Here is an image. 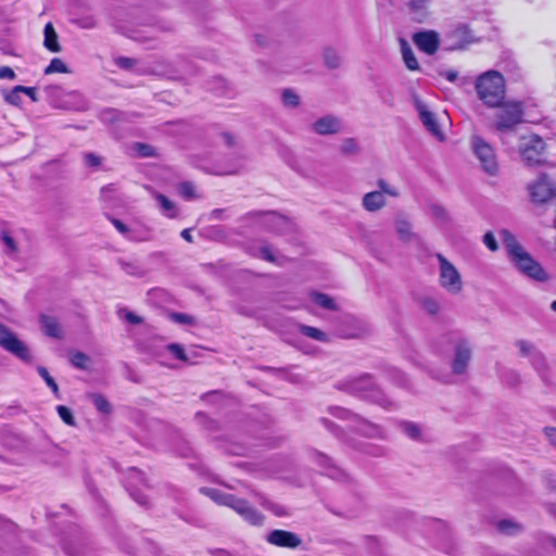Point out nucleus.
<instances>
[{
    "instance_id": "19",
    "label": "nucleus",
    "mask_w": 556,
    "mask_h": 556,
    "mask_svg": "<svg viewBox=\"0 0 556 556\" xmlns=\"http://www.w3.org/2000/svg\"><path fill=\"white\" fill-rule=\"evenodd\" d=\"M341 128V119L333 115L323 116L313 124V130L318 135L338 134Z\"/></svg>"
},
{
    "instance_id": "51",
    "label": "nucleus",
    "mask_w": 556,
    "mask_h": 556,
    "mask_svg": "<svg viewBox=\"0 0 556 556\" xmlns=\"http://www.w3.org/2000/svg\"><path fill=\"white\" fill-rule=\"evenodd\" d=\"M168 318L176 324H181V325H193L194 324V318L185 313H170L168 315Z\"/></svg>"
},
{
    "instance_id": "23",
    "label": "nucleus",
    "mask_w": 556,
    "mask_h": 556,
    "mask_svg": "<svg viewBox=\"0 0 556 556\" xmlns=\"http://www.w3.org/2000/svg\"><path fill=\"white\" fill-rule=\"evenodd\" d=\"M384 204L386 199L380 191L368 192L363 198V206L369 212L378 211L383 207Z\"/></svg>"
},
{
    "instance_id": "55",
    "label": "nucleus",
    "mask_w": 556,
    "mask_h": 556,
    "mask_svg": "<svg viewBox=\"0 0 556 556\" xmlns=\"http://www.w3.org/2000/svg\"><path fill=\"white\" fill-rule=\"evenodd\" d=\"M84 163L87 167H98L101 164V159L94 153H86L84 155Z\"/></svg>"
},
{
    "instance_id": "36",
    "label": "nucleus",
    "mask_w": 556,
    "mask_h": 556,
    "mask_svg": "<svg viewBox=\"0 0 556 556\" xmlns=\"http://www.w3.org/2000/svg\"><path fill=\"white\" fill-rule=\"evenodd\" d=\"M90 397L98 412L102 414L111 413V404L106 401V399L103 395L99 393H92Z\"/></svg>"
},
{
    "instance_id": "53",
    "label": "nucleus",
    "mask_w": 556,
    "mask_h": 556,
    "mask_svg": "<svg viewBox=\"0 0 556 556\" xmlns=\"http://www.w3.org/2000/svg\"><path fill=\"white\" fill-rule=\"evenodd\" d=\"M138 63L136 59L127 56H118L114 59V64L122 70L130 71Z\"/></svg>"
},
{
    "instance_id": "48",
    "label": "nucleus",
    "mask_w": 556,
    "mask_h": 556,
    "mask_svg": "<svg viewBox=\"0 0 556 556\" xmlns=\"http://www.w3.org/2000/svg\"><path fill=\"white\" fill-rule=\"evenodd\" d=\"M122 268L129 275L142 276L144 274L142 267L136 262H119Z\"/></svg>"
},
{
    "instance_id": "25",
    "label": "nucleus",
    "mask_w": 556,
    "mask_h": 556,
    "mask_svg": "<svg viewBox=\"0 0 556 556\" xmlns=\"http://www.w3.org/2000/svg\"><path fill=\"white\" fill-rule=\"evenodd\" d=\"M45 40L43 46L46 49H48L50 52L58 53L62 50L60 43H59V37L56 31L54 30V27L51 23L46 24L43 29Z\"/></svg>"
},
{
    "instance_id": "42",
    "label": "nucleus",
    "mask_w": 556,
    "mask_h": 556,
    "mask_svg": "<svg viewBox=\"0 0 556 556\" xmlns=\"http://www.w3.org/2000/svg\"><path fill=\"white\" fill-rule=\"evenodd\" d=\"M37 371L39 376L45 380L47 386L51 389V391L58 395L59 394V387L54 379L50 376L49 371L43 366H38Z\"/></svg>"
},
{
    "instance_id": "18",
    "label": "nucleus",
    "mask_w": 556,
    "mask_h": 556,
    "mask_svg": "<svg viewBox=\"0 0 556 556\" xmlns=\"http://www.w3.org/2000/svg\"><path fill=\"white\" fill-rule=\"evenodd\" d=\"M253 215H257L262 218V224L266 226L269 230L282 233L287 229L290 228V222L274 212H267V213H253Z\"/></svg>"
},
{
    "instance_id": "38",
    "label": "nucleus",
    "mask_w": 556,
    "mask_h": 556,
    "mask_svg": "<svg viewBox=\"0 0 556 556\" xmlns=\"http://www.w3.org/2000/svg\"><path fill=\"white\" fill-rule=\"evenodd\" d=\"M402 431L410 439L413 440H419L420 439V435H421V430L420 428L413 424V422H409V421H403L401 422L400 425Z\"/></svg>"
},
{
    "instance_id": "31",
    "label": "nucleus",
    "mask_w": 556,
    "mask_h": 556,
    "mask_svg": "<svg viewBox=\"0 0 556 556\" xmlns=\"http://www.w3.org/2000/svg\"><path fill=\"white\" fill-rule=\"evenodd\" d=\"M260 504L271 511L277 517H283L289 515L287 508L278 503L271 502L270 500L266 498L265 496H260Z\"/></svg>"
},
{
    "instance_id": "6",
    "label": "nucleus",
    "mask_w": 556,
    "mask_h": 556,
    "mask_svg": "<svg viewBox=\"0 0 556 556\" xmlns=\"http://www.w3.org/2000/svg\"><path fill=\"white\" fill-rule=\"evenodd\" d=\"M495 117V127L500 131L511 130L523 118V106L519 101L502 102Z\"/></svg>"
},
{
    "instance_id": "28",
    "label": "nucleus",
    "mask_w": 556,
    "mask_h": 556,
    "mask_svg": "<svg viewBox=\"0 0 556 556\" xmlns=\"http://www.w3.org/2000/svg\"><path fill=\"white\" fill-rule=\"evenodd\" d=\"M401 52H402L403 61H404L406 67L409 71H418L419 70L418 60L416 59L410 46L404 39H401Z\"/></svg>"
},
{
    "instance_id": "62",
    "label": "nucleus",
    "mask_w": 556,
    "mask_h": 556,
    "mask_svg": "<svg viewBox=\"0 0 556 556\" xmlns=\"http://www.w3.org/2000/svg\"><path fill=\"white\" fill-rule=\"evenodd\" d=\"M544 433L548 442L556 447V428L546 427Z\"/></svg>"
},
{
    "instance_id": "20",
    "label": "nucleus",
    "mask_w": 556,
    "mask_h": 556,
    "mask_svg": "<svg viewBox=\"0 0 556 556\" xmlns=\"http://www.w3.org/2000/svg\"><path fill=\"white\" fill-rule=\"evenodd\" d=\"M128 486L127 490L130 494V496L140 505L146 506L148 505V497L143 494H141L139 491L132 490L131 485L136 482H139L141 484H146V479L141 471L137 470L136 468H132L129 472L128 478Z\"/></svg>"
},
{
    "instance_id": "15",
    "label": "nucleus",
    "mask_w": 556,
    "mask_h": 556,
    "mask_svg": "<svg viewBox=\"0 0 556 556\" xmlns=\"http://www.w3.org/2000/svg\"><path fill=\"white\" fill-rule=\"evenodd\" d=\"M230 508L251 526H262L264 522V516L244 498L236 496Z\"/></svg>"
},
{
    "instance_id": "4",
    "label": "nucleus",
    "mask_w": 556,
    "mask_h": 556,
    "mask_svg": "<svg viewBox=\"0 0 556 556\" xmlns=\"http://www.w3.org/2000/svg\"><path fill=\"white\" fill-rule=\"evenodd\" d=\"M544 151L545 143L540 136L529 134L520 138L519 152L527 166L532 167L542 164Z\"/></svg>"
},
{
    "instance_id": "47",
    "label": "nucleus",
    "mask_w": 556,
    "mask_h": 556,
    "mask_svg": "<svg viewBox=\"0 0 556 556\" xmlns=\"http://www.w3.org/2000/svg\"><path fill=\"white\" fill-rule=\"evenodd\" d=\"M56 412L60 416V418L68 426H76V421H75V418H74V415L72 413V410L64 406V405H59L56 407Z\"/></svg>"
},
{
    "instance_id": "64",
    "label": "nucleus",
    "mask_w": 556,
    "mask_h": 556,
    "mask_svg": "<svg viewBox=\"0 0 556 556\" xmlns=\"http://www.w3.org/2000/svg\"><path fill=\"white\" fill-rule=\"evenodd\" d=\"M125 318L126 320L129 323V324H132V325H138V324H141L142 323V318L138 315H136L135 313L132 312H128L126 315H125Z\"/></svg>"
},
{
    "instance_id": "46",
    "label": "nucleus",
    "mask_w": 556,
    "mask_h": 556,
    "mask_svg": "<svg viewBox=\"0 0 556 556\" xmlns=\"http://www.w3.org/2000/svg\"><path fill=\"white\" fill-rule=\"evenodd\" d=\"M89 357L83 352H74L71 354V363L78 369H86Z\"/></svg>"
},
{
    "instance_id": "11",
    "label": "nucleus",
    "mask_w": 556,
    "mask_h": 556,
    "mask_svg": "<svg viewBox=\"0 0 556 556\" xmlns=\"http://www.w3.org/2000/svg\"><path fill=\"white\" fill-rule=\"evenodd\" d=\"M475 41L472 31L468 27V25L458 23L453 26L445 35L443 42L445 45V49L453 50H462L467 46Z\"/></svg>"
},
{
    "instance_id": "44",
    "label": "nucleus",
    "mask_w": 556,
    "mask_h": 556,
    "mask_svg": "<svg viewBox=\"0 0 556 556\" xmlns=\"http://www.w3.org/2000/svg\"><path fill=\"white\" fill-rule=\"evenodd\" d=\"M314 302L323 308L333 309L336 304L333 300L324 293H314L313 294Z\"/></svg>"
},
{
    "instance_id": "13",
    "label": "nucleus",
    "mask_w": 556,
    "mask_h": 556,
    "mask_svg": "<svg viewBox=\"0 0 556 556\" xmlns=\"http://www.w3.org/2000/svg\"><path fill=\"white\" fill-rule=\"evenodd\" d=\"M528 191L531 201L538 204H543L555 195V188L545 174L541 175L535 182L529 185Z\"/></svg>"
},
{
    "instance_id": "45",
    "label": "nucleus",
    "mask_w": 556,
    "mask_h": 556,
    "mask_svg": "<svg viewBox=\"0 0 556 556\" xmlns=\"http://www.w3.org/2000/svg\"><path fill=\"white\" fill-rule=\"evenodd\" d=\"M530 362L533 366V368L543 376L544 370L546 368V361L544 355L538 350L536 353L533 354V356L530 358Z\"/></svg>"
},
{
    "instance_id": "17",
    "label": "nucleus",
    "mask_w": 556,
    "mask_h": 556,
    "mask_svg": "<svg viewBox=\"0 0 556 556\" xmlns=\"http://www.w3.org/2000/svg\"><path fill=\"white\" fill-rule=\"evenodd\" d=\"M267 542L279 547L295 548L302 541L293 532L286 530H273L267 535Z\"/></svg>"
},
{
    "instance_id": "26",
    "label": "nucleus",
    "mask_w": 556,
    "mask_h": 556,
    "mask_svg": "<svg viewBox=\"0 0 556 556\" xmlns=\"http://www.w3.org/2000/svg\"><path fill=\"white\" fill-rule=\"evenodd\" d=\"M61 547L67 556H85V545L78 538L64 539Z\"/></svg>"
},
{
    "instance_id": "34",
    "label": "nucleus",
    "mask_w": 556,
    "mask_h": 556,
    "mask_svg": "<svg viewBox=\"0 0 556 556\" xmlns=\"http://www.w3.org/2000/svg\"><path fill=\"white\" fill-rule=\"evenodd\" d=\"M43 73L46 75H50V74H54V73L67 74V73H71V71L61 59L54 58L51 60L50 64L45 68Z\"/></svg>"
},
{
    "instance_id": "59",
    "label": "nucleus",
    "mask_w": 556,
    "mask_h": 556,
    "mask_svg": "<svg viewBox=\"0 0 556 556\" xmlns=\"http://www.w3.org/2000/svg\"><path fill=\"white\" fill-rule=\"evenodd\" d=\"M378 186L380 188V192H382L383 195H384V193L392 195V197L397 195V192L394 189L390 188V186L384 180L380 179L378 181Z\"/></svg>"
},
{
    "instance_id": "39",
    "label": "nucleus",
    "mask_w": 556,
    "mask_h": 556,
    "mask_svg": "<svg viewBox=\"0 0 556 556\" xmlns=\"http://www.w3.org/2000/svg\"><path fill=\"white\" fill-rule=\"evenodd\" d=\"M340 151L344 155H355L358 153L359 148L354 138H346L342 141Z\"/></svg>"
},
{
    "instance_id": "21",
    "label": "nucleus",
    "mask_w": 556,
    "mask_h": 556,
    "mask_svg": "<svg viewBox=\"0 0 556 556\" xmlns=\"http://www.w3.org/2000/svg\"><path fill=\"white\" fill-rule=\"evenodd\" d=\"M315 459L321 467L325 468V473L328 475L330 478L336 480H344V478L346 477L345 472L342 469L331 464V459L328 456L321 453H315Z\"/></svg>"
},
{
    "instance_id": "61",
    "label": "nucleus",
    "mask_w": 556,
    "mask_h": 556,
    "mask_svg": "<svg viewBox=\"0 0 556 556\" xmlns=\"http://www.w3.org/2000/svg\"><path fill=\"white\" fill-rule=\"evenodd\" d=\"M112 224L114 227L124 236L128 235L129 228L119 219L111 218Z\"/></svg>"
},
{
    "instance_id": "12",
    "label": "nucleus",
    "mask_w": 556,
    "mask_h": 556,
    "mask_svg": "<svg viewBox=\"0 0 556 556\" xmlns=\"http://www.w3.org/2000/svg\"><path fill=\"white\" fill-rule=\"evenodd\" d=\"M414 106L418 112L419 118L425 126V128L439 141L444 140V134L440 128V125L437 121V117L433 112H431L426 103H424L420 99H414Z\"/></svg>"
},
{
    "instance_id": "22",
    "label": "nucleus",
    "mask_w": 556,
    "mask_h": 556,
    "mask_svg": "<svg viewBox=\"0 0 556 556\" xmlns=\"http://www.w3.org/2000/svg\"><path fill=\"white\" fill-rule=\"evenodd\" d=\"M201 492L203 494H205L206 496H208L212 501H214L218 505H224L229 508L231 507V505L235 501V497H236L233 494L225 493L220 490L212 489V488H203V489H201Z\"/></svg>"
},
{
    "instance_id": "52",
    "label": "nucleus",
    "mask_w": 556,
    "mask_h": 556,
    "mask_svg": "<svg viewBox=\"0 0 556 556\" xmlns=\"http://www.w3.org/2000/svg\"><path fill=\"white\" fill-rule=\"evenodd\" d=\"M422 308L430 315H435L440 311L439 303L432 298H424L421 300Z\"/></svg>"
},
{
    "instance_id": "58",
    "label": "nucleus",
    "mask_w": 556,
    "mask_h": 556,
    "mask_svg": "<svg viewBox=\"0 0 556 556\" xmlns=\"http://www.w3.org/2000/svg\"><path fill=\"white\" fill-rule=\"evenodd\" d=\"M137 151L142 155V156H152L154 155V149L153 147L149 146V144H146V143H138L137 144Z\"/></svg>"
},
{
    "instance_id": "5",
    "label": "nucleus",
    "mask_w": 556,
    "mask_h": 556,
    "mask_svg": "<svg viewBox=\"0 0 556 556\" xmlns=\"http://www.w3.org/2000/svg\"><path fill=\"white\" fill-rule=\"evenodd\" d=\"M471 148L483 172L490 176H496L500 172V165L493 147L483 138L473 136Z\"/></svg>"
},
{
    "instance_id": "2",
    "label": "nucleus",
    "mask_w": 556,
    "mask_h": 556,
    "mask_svg": "<svg viewBox=\"0 0 556 556\" xmlns=\"http://www.w3.org/2000/svg\"><path fill=\"white\" fill-rule=\"evenodd\" d=\"M478 98L489 108L500 106L505 99V79L497 71H488L477 77Z\"/></svg>"
},
{
    "instance_id": "49",
    "label": "nucleus",
    "mask_w": 556,
    "mask_h": 556,
    "mask_svg": "<svg viewBox=\"0 0 556 556\" xmlns=\"http://www.w3.org/2000/svg\"><path fill=\"white\" fill-rule=\"evenodd\" d=\"M74 23L83 29H92L97 26V20L93 15L78 17Z\"/></svg>"
},
{
    "instance_id": "24",
    "label": "nucleus",
    "mask_w": 556,
    "mask_h": 556,
    "mask_svg": "<svg viewBox=\"0 0 556 556\" xmlns=\"http://www.w3.org/2000/svg\"><path fill=\"white\" fill-rule=\"evenodd\" d=\"M40 324H41L42 331L48 337L58 338V339L62 337L61 327L54 317L42 314L40 316Z\"/></svg>"
},
{
    "instance_id": "16",
    "label": "nucleus",
    "mask_w": 556,
    "mask_h": 556,
    "mask_svg": "<svg viewBox=\"0 0 556 556\" xmlns=\"http://www.w3.org/2000/svg\"><path fill=\"white\" fill-rule=\"evenodd\" d=\"M416 47L428 55L434 54L440 46L439 34L434 30L418 31L413 35Z\"/></svg>"
},
{
    "instance_id": "1",
    "label": "nucleus",
    "mask_w": 556,
    "mask_h": 556,
    "mask_svg": "<svg viewBox=\"0 0 556 556\" xmlns=\"http://www.w3.org/2000/svg\"><path fill=\"white\" fill-rule=\"evenodd\" d=\"M501 238L510 262L519 271L538 281L547 280V275L542 266L519 244L516 237L509 230L503 229Z\"/></svg>"
},
{
    "instance_id": "63",
    "label": "nucleus",
    "mask_w": 556,
    "mask_h": 556,
    "mask_svg": "<svg viewBox=\"0 0 556 556\" xmlns=\"http://www.w3.org/2000/svg\"><path fill=\"white\" fill-rule=\"evenodd\" d=\"M18 90H22L23 93L27 94L33 102H37L38 99L36 97V89L34 87H24L21 86Z\"/></svg>"
},
{
    "instance_id": "29",
    "label": "nucleus",
    "mask_w": 556,
    "mask_h": 556,
    "mask_svg": "<svg viewBox=\"0 0 556 556\" xmlns=\"http://www.w3.org/2000/svg\"><path fill=\"white\" fill-rule=\"evenodd\" d=\"M0 241L4 245L5 253L12 257H15L18 253L17 244L10 231L5 227L0 228Z\"/></svg>"
},
{
    "instance_id": "60",
    "label": "nucleus",
    "mask_w": 556,
    "mask_h": 556,
    "mask_svg": "<svg viewBox=\"0 0 556 556\" xmlns=\"http://www.w3.org/2000/svg\"><path fill=\"white\" fill-rule=\"evenodd\" d=\"M0 78L1 79H14L15 73L14 71L9 66H2L0 68Z\"/></svg>"
},
{
    "instance_id": "35",
    "label": "nucleus",
    "mask_w": 556,
    "mask_h": 556,
    "mask_svg": "<svg viewBox=\"0 0 556 556\" xmlns=\"http://www.w3.org/2000/svg\"><path fill=\"white\" fill-rule=\"evenodd\" d=\"M396 231L400 239L403 241H409L414 237L410 224L404 219L396 220Z\"/></svg>"
},
{
    "instance_id": "27",
    "label": "nucleus",
    "mask_w": 556,
    "mask_h": 556,
    "mask_svg": "<svg viewBox=\"0 0 556 556\" xmlns=\"http://www.w3.org/2000/svg\"><path fill=\"white\" fill-rule=\"evenodd\" d=\"M154 198L157 201L160 210L162 211L163 215H165L168 218H175L177 216L178 208L172 200H169L162 193H155Z\"/></svg>"
},
{
    "instance_id": "10",
    "label": "nucleus",
    "mask_w": 556,
    "mask_h": 556,
    "mask_svg": "<svg viewBox=\"0 0 556 556\" xmlns=\"http://www.w3.org/2000/svg\"><path fill=\"white\" fill-rule=\"evenodd\" d=\"M20 532L18 526L12 520L0 516V556H25V551L9 546L8 543L15 539Z\"/></svg>"
},
{
    "instance_id": "54",
    "label": "nucleus",
    "mask_w": 556,
    "mask_h": 556,
    "mask_svg": "<svg viewBox=\"0 0 556 556\" xmlns=\"http://www.w3.org/2000/svg\"><path fill=\"white\" fill-rule=\"evenodd\" d=\"M167 350L170 351L177 359L187 361V355L180 344L170 343L167 345Z\"/></svg>"
},
{
    "instance_id": "8",
    "label": "nucleus",
    "mask_w": 556,
    "mask_h": 556,
    "mask_svg": "<svg viewBox=\"0 0 556 556\" xmlns=\"http://www.w3.org/2000/svg\"><path fill=\"white\" fill-rule=\"evenodd\" d=\"M329 412L334 417H338L340 419H349L355 422V429L361 432L363 435L368 438H377V439H383L384 438V431L383 429L375 424H371L358 415L339 406L330 407Z\"/></svg>"
},
{
    "instance_id": "30",
    "label": "nucleus",
    "mask_w": 556,
    "mask_h": 556,
    "mask_svg": "<svg viewBox=\"0 0 556 556\" xmlns=\"http://www.w3.org/2000/svg\"><path fill=\"white\" fill-rule=\"evenodd\" d=\"M496 529L506 535H516L522 532L523 527L510 519H503L496 523Z\"/></svg>"
},
{
    "instance_id": "43",
    "label": "nucleus",
    "mask_w": 556,
    "mask_h": 556,
    "mask_svg": "<svg viewBox=\"0 0 556 556\" xmlns=\"http://www.w3.org/2000/svg\"><path fill=\"white\" fill-rule=\"evenodd\" d=\"M281 100L287 108H296L300 104V99L295 92L291 89H285L281 96Z\"/></svg>"
},
{
    "instance_id": "56",
    "label": "nucleus",
    "mask_w": 556,
    "mask_h": 556,
    "mask_svg": "<svg viewBox=\"0 0 556 556\" xmlns=\"http://www.w3.org/2000/svg\"><path fill=\"white\" fill-rule=\"evenodd\" d=\"M483 243L492 252H495L498 249L497 241H496L494 235L491 231L484 233V236H483Z\"/></svg>"
},
{
    "instance_id": "7",
    "label": "nucleus",
    "mask_w": 556,
    "mask_h": 556,
    "mask_svg": "<svg viewBox=\"0 0 556 556\" xmlns=\"http://www.w3.org/2000/svg\"><path fill=\"white\" fill-rule=\"evenodd\" d=\"M439 262L440 286L451 294H458L463 290V280L457 268L441 253L435 255Z\"/></svg>"
},
{
    "instance_id": "41",
    "label": "nucleus",
    "mask_w": 556,
    "mask_h": 556,
    "mask_svg": "<svg viewBox=\"0 0 556 556\" xmlns=\"http://www.w3.org/2000/svg\"><path fill=\"white\" fill-rule=\"evenodd\" d=\"M516 346L519 349L520 354L529 359L538 352L535 345L526 340H518Z\"/></svg>"
},
{
    "instance_id": "32",
    "label": "nucleus",
    "mask_w": 556,
    "mask_h": 556,
    "mask_svg": "<svg viewBox=\"0 0 556 556\" xmlns=\"http://www.w3.org/2000/svg\"><path fill=\"white\" fill-rule=\"evenodd\" d=\"M324 61L327 67L338 68L342 63V58L337 50L327 48L324 51Z\"/></svg>"
},
{
    "instance_id": "40",
    "label": "nucleus",
    "mask_w": 556,
    "mask_h": 556,
    "mask_svg": "<svg viewBox=\"0 0 556 556\" xmlns=\"http://www.w3.org/2000/svg\"><path fill=\"white\" fill-rule=\"evenodd\" d=\"M21 86H15L14 88H12L10 91L5 92L4 93V101L11 105H14V106H20L22 104V90H17L20 89Z\"/></svg>"
},
{
    "instance_id": "14",
    "label": "nucleus",
    "mask_w": 556,
    "mask_h": 556,
    "mask_svg": "<svg viewBox=\"0 0 556 556\" xmlns=\"http://www.w3.org/2000/svg\"><path fill=\"white\" fill-rule=\"evenodd\" d=\"M471 359V346L465 339H459L455 343L454 358L452 362V371L455 375H463L466 372L469 362Z\"/></svg>"
},
{
    "instance_id": "9",
    "label": "nucleus",
    "mask_w": 556,
    "mask_h": 556,
    "mask_svg": "<svg viewBox=\"0 0 556 556\" xmlns=\"http://www.w3.org/2000/svg\"><path fill=\"white\" fill-rule=\"evenodd\" d=\"M0 346L26 363L31 362V355L27 345L1 323Z\"/></svg>"
},
{
    "instance_id": "50",
    "label": "nucleus",
    "mask_w": 556,
    "mask_h": 556,
    "mask_svg": "<svg viewBox=\"0 0 556 556\" xmlns=\"http://www.w3.org/2000/svg\"><path fill=\"white\" fill-rule=\"evenodd\" d=\"M179 193L187 200L195 198L194 186L190 181H184L178 187Z\"/></svg>"
},
{
    "instance_id": "57",
    "label": "nucleus",
    "mask_w": 556,
    "mask_h": 556,
    "mask_svg": "<svg viewBox=\"0 0 556 556\" xmlns=\"http://www.w3.org/2000/svg\"><path fill=\"white\" fill-rule=\"evenodd\" d=\"M258 255H260V257H262L263 260H266L267 262H270V263L276 262V257L268 245H263L258 251Z\"/></svg>"
},
{
    "instance_id": "37",
    "label": "nucleus",
    "mask_w": 556,
    "mask_h": 556,
    "mask_svg": "<svg viewBox=\"0 0 556 556\" xmlns=\"http://www.w3.org/2000/svg\"><path fill=\"white\" fill-rule=\"evenodd\" d=\"M123 117L124 114L114 109H106L100 113L101 121L108 124H114L116 122H119L123 119Z\"/></svg>"
},
{
    "instance_id": "33",
    "label": "nucleus",
    "mask_w": 556,
    "mask_h": 556,
    "mask_svg": "<svg viewBox=\"0 0 556 556\" xmlns=\"http://www.w3.org/2000/svg\"><path fill=\"white\" fill-rule=\"evenodd\" d=\"M300 331L302 334L311 338V339H314V340H317V341H320V342H327L328 341V336L315 328V327H311V326H305V325H301L300 326Z\"/></svg>"
},
{
    "instance_id": "3",
    "label": "nucleus",
    "mask_w": 556,
    "mask_h": 556,
    "mask_svg": "<svg viewBox=\"0 0 556 556\" xmlns=\"http://www.w3.org/2000/svg\"><path fill=\"white\" fill-rule=\"evenodd\" d=\"M348 392L362 399L371 401L383 408L391 409L395 407V403L390 400L372 381L369 375L354 378L344 383Z\"/></svg>"
}]
</instances>
